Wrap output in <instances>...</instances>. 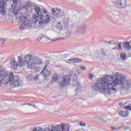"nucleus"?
I'll list each match as a JSON object with an SVG mask.
<instances>
[{
  "label": "nucleus",
  "mask_w": 131,
  "mask_h": 131,
  "mask_svg": "<svg viewBox=\"0 0 131 131\" xmlns=\"http://www.w3.org/2000/svg\"><path fill=\"white\" fill-rule=\"evenodd\" d=\"M111 127L112 130H115L116 129L114 127Z\"/></svg>",
  "instance_id": "44"
},
{
  "label": "nucleus",
  "mask_w": 131,
  "mask_h": 131,
  "mask_svg": "<svg viewBox=\"0 0 131 131\" xmlns=\"http://www.w3.org/2000/svg\"><path fill=\"white\" fill-rule=\"evenodd\" d=\"M93 77H94V74H90L89 75V78H90V79H92Z\"/></svg>",
  "instance_id": "37"
},
{
  "label": "nucleus",
  "mask_w": 131,
  "mask_h": 131,
  "mask_svg": "<svg viewBox=\"0 0 131 131\" xmlns=\"http://www.w3.org/2000/svg\"><path fill=\"white\" fill-rule=\"evenodd\" d=\"M5 39L0 38V41H1L2 43H4L5 42Z\"/></svg>",
  "instance_id": "39"
},
{
  "label": "nucleus",
  "mask_w": 131,
  "mask_h": 131,
  "mask_svg": "<svg viewBox=\"0 0 131 131\" xmlns=\"http://www.w3.org/2000/svg\"><path fill=\"white\" fill-rule=\"evenodd\" d=\"M116 77H117L114 81L112 82L113 85H123L124 89L128 90L131 86V80L127 79L125 80L124 76L120 75L118 73H116Z\"/></svg>",
  "instance_id": "2"
},
{
  "label": "nucleus",
  "mask_w": 131,
  "mask_h": 131,
  "mask_svg": "<svg viewBox=\"0 0 131 131\" xmlns=\"http://www.w3.org/2000/svg\"><path fill=\"white\" fill-rule=\"evenodd\" d=\"M42 38H45L46 40H49V39H50V38L47 37V36L45 35H40L38 37V39H39V40H40Z\"/></svg>",
  "instance_id": "24"
},
{
  "label": "nucleus",
  "mask_w": 131,
  "mask_h": 131,
  "mask_svg": "<svg viewBox=\"0 0 131 131\" xmlns=\"http://www.w3.org/2000/svg\"><path fill=\"white\" fill-rule=\"evenodd\" d=\"M32 131H37V129L36 128H34Z\"/></svg>",
  "instance_id": "47"
},
{
  "label": "nucleus",
  "mask_w": 131,
  "mask_h": 131,
  "mask_svg": "<svg viewBox=\"0 0 131 131\" xmlns=\"http://www.w3.org/2000/svg\"><path fill=\"white\" fill-rule=\"evenodd\" d=\"M34 10L37 14V15L38 16L39 14H40V12H41V10L40 9V8L38 7H36L34 8Z\"/></svg>",
  "instance_id": "25"
},
{
  "label": "nucleus",
  "mask_w": 131,
  "mask_h": 131,
  "mask_svg": "<svg viewBox=\"0 0 131 131\" xmlns=\"http://www.w3.org/2000/svg\"><path fill=\"white\" fill-rule=\"evenodd\" d=\"M72 62H73V63H79L81 62V60L78 58H73Z\"/></svg>",
  "instance_id": "28"
},
{
  "label": "nucleus",
  "mask_w": 131,
  "mask_h": 131,
  "mask_svg": "<svg viewBox=\"0 0 131 131\" xmlns=\"http://www.w3.org/2000/svg\"><path fill=\"white\" fill-rule=\"evenodd\" d=\"M7 11V5L5 4V2H0V14L5 15Z\"/></svg>",
  "instance_id": "10"
},
{
  "label": "nucleus",
  "mask_w": 131,
  "mask_h": 131,
  "mask_svg": "<svg viewBox=\"0 0 131 131\" xmlns=\"http://www.w3.org/2000/svg\"><path fill=\"white\" fill-rule=\"evenodd\" d=\"M115 6L118 8H124L126 6V1L125 0H119L117 2H113Z\"/></svg>",
  "instance_id": "8"
},
{
  "label": "nucleus",
  "mask_w": 131,
  "mask_h": 131,
  "mask_svg": "<svg viewBox=\"0 0 131 131\" xmlns=\"http://www.w3.org/2000/svg\"><path fill=\"white\" fill-rule=\"evenodd\" d=\"M120 57L122 59V60H125V59H126V56L123 54H121Z\"/></svg>",
  "instance_id": "33"
},
{
  "label": "nucleus",
  "mask_w": 131,
  "mask_h": 131,
  "mask_svg": "<svg viewBox=\"0 0 131 131\" xmlns=\"http://www.w3.org/2000/svg\"><path fill=\"white\" fill-rule=\"evenodd\" d=\"M77 85V87H76L77 91H82V90H84V88L82 87L81 85H80V84L78 83L76 81H73V86L74 88Z\"/></svg>",
  "instance_id": "15"
},
{
  "label": "nucleus",
  "mask_w": 131,
  "mask_h": 131,
  "mask_svg": "<svg viewBox=\"0 0 131 131\" xmlns=\"http://www.w3.org/2000/svg\"><path fill=\"white\" fill-rule=\"evenodd\" d=\"M97 120H98L99 121L102 122V123H105V121H104V120H103V119H102V118L101 117L97 118Z\"/></svg>",
  "instance_id": "31"
},
{
  "label": "nucleus",
  "mask_w": 131,
  "mask_h": 131,
  "mask_svg": "<svg viewBox=\"0 0 131 131\" xmlns=\"http://www.w3.org/2000/svg\"><path fill=\"white\" fill-rule=\"evenodd\" d=\"M38 131H45V129L42 128H40L38 130Z\"/></svg>",
  "instance_id": "43"
},
{
  "label": "nucleus",
  "mask_w": 131,
  "mask_h": 131,
  "mask_svg": "<svg viewBox=\"0 0 131 131\" xmlns=\"http://www.w3.org/2000/svg\"><path fill=\"white\" fill-rule=\"evenodd\" d=\"M13 9V5L10 6V9H9L8 11H11V12H13L15 16H18V14H19V10L15 7H14L13 9Z\"/></svg>",
  "instance_id": "17"
},
{
  "label": "nucleus",
  "mask_w": 131,
  "mask_h": 131,
  "mask_svg": "<svg viewBox=\"0 0 131 131\" xmlns=\"http://www.w3.org/2000/svg\"><path fill=\"white\" fill-rule=\"evenodd\" d=\"M130 42V43H131V41H130V42Z\"/></svg>",
  "instance_id": "53"
},
{
  "label": "nucleus",
  "mask_w": 131,
  "mask_h": 131,
  "mask_svg": "<svg viewBox=\"0 0 131 131\" xmlns=\"http://www.w3.org/2000/svg\"><path fill=\"white\" fill-rule=\"evenodd\" d=\"M111 45H116L115 41L114 40L111 41Z\"/></svg>",
  "instance_id": "41"
},
{
  "label": "nucleus",
  "mask_w": 131,
  "mask_h": 131,
  "mask_svg": "<svg viewBox=\"0 0 131 131\" xmlns=\"http://www.w3.org/2000/svg\"><path fill=\"white\" fill-rule=\"evenodd\" d=\"M68 61H69V62H72V58L69 59Z\"/></svg>",
  "instance_id": "46"
},
{
  "label": "nucleus",
  "mask_w": 131,
  "mask_h": 131,
  "mask_svg": "<svg viewBox=\"0 0 131 131\" xmlns=\"http://www.w3.org/2000/svg\"><path fill=\"white\" fill-rule=\"evenodd\" d=\"M31 26V23L30 21H24L21 24L20 28L21 30H24V29H29Z\"/></svg>",
  "instance_id": "11"
},
{
  "label": "nucleus",
  "mask_w": 131,
  "mask_h": 131,
  "mask_svg": "<svg viewBox=\"0 0 131 131\" xmlns=\"http://www.w3.org/2000/svg\"><path fill=\"white\" fill-rule=\"evenodd\" d=\"M8 82L10 85H14L15 88H19L22 84V81L19 79V76L17 75L14 76L13 72L9 73Z\"/></svg>",
  "instance_id": "4"
},
{
  "label": "nucleus",
  "mask_w": 131,
  "mask_h": 131,
  "mask_svg": "<svg viewBox=\"0 0 131 131\" xmlns=\"http://www.w3.org/2000/svg\"><path fill=\"white\" fill-rule=\"evenodd\" d=\"M39 17V25H43V24H46L49 23L51 21V17L49 16V14L46 10L42 9L38 15Z\"/></svg>",
  "instance_id": "5"
},
{
  "label": "nucleus",
  "mask_w": 131,
  "mask_h": 131,
  "mask_svg": "<svg viewBox=\"0 0 131 131\" xmlns=\"http://www.w3.org/2000/svg\"><path fill=\"white\" fill-rule=\"evenodd\" d=\"M55 129H56V127L52 126L51 129L50 128L47 127L45 128V131H55Z\"/></svg>",
  "instance_id": "30"
},
{
  "label": "nucleus",
  "mask_w": 131,
  "mask_h": 131,
  "mask_svg": "<svg viewBox=\"0 0 131 131\" xmlns=\"http://www.w3.org/2000/svg\"><path fill=\"white\" fill-rule=\"evenodd\" d=\"M38 16L37 14H33L32 17V21L33 23H36L38 21V24H39V17H38Z\"/></svg>",
  "instance_id": "16"
},
{
  "label": "nucleus",
  "mask_w": 131,
  "mask_h": 131,
  "mask_svg": "<svg viewBox=\"0 0 131 131\" xmlns=\"http://www.w3.org/2000/svg\"><path fill=\"white\" fill-rule=\"evenodd\" d=\"M70 77L68 75L63 76V79L62 82L60 83V86H64V85L69 84V82H70Z\"/></svg>",
  "instance_id": "9"
},
{
  "label": "nucleus",
  "mask_w": 131,
  "mask_h": 131,
  "mask_svg": "<svg viewBox=\"0 0 131 131\" xmlns=\"http://www.w3.org/2000/svg\"><path fill=\"white\" fill-rule=\"evenodd\" d=\"M67 57H68V55H67V54L64 55V58H67Z\"/></svg>",
  "instance_id": "45"
},
{
  "label": "nucleus",
  "mask_w": 131,
  "mask_h": 131,
  "mask_svg": "<svg viewBox=\"0 0 131 131\" xmlns=\"http://www.w3.org/2000/svg\"><path fill=\"white\" fill-rule=\"evenodd\" d=\"M115 20H116L117 21H119V20H120V19H121V17L120 16V14H119L118 13L117 15H116L115 16Z\"/></svg>",
  "instance_id": "29"
},
{
  "label": "nucleus",
  "mask_w": 131,
  "mask_h": 131,
  "mask_svg": "<svg viewBox=\"0 0 131 131\" xmlns=\"http://www.w3.org/2000/svg\"><path fill=\"white\" fill-rule=\"evenodd\" d=\"M109 82L110 81H107L108 85H104V86H102L101 89H100L101 94H104V95H110V94H114V93L116 92V88L110 87L112 85V83Z\"/></svg>",
  "instance_id": "6"
},
{
  "label": "nucleus",
  "mask_w": 131,
  "mask_h": 131,
  "mask_svg": "<svg viewBox=\"0 0 131 131\" xmlns=\"http://www.w3.org/2000/svg\"><path fill=\"white\" fill-rule=\"evenodd\" d=\"M51 11L52 14L54 17H59L60 14H61V10L59 9H55V8H53L52 9Z\"/></svg>",
  "instance_id": "13"
},
{
  "label": "nucleus",
  "mask_w": 131,
  "mask_h": 131,
  "mask_svg": "<svg viewBox=\"0 0 131 131\" xmlns=\"http://www.w3.org/2000/svg\"><path fill=\"white\" fill-rule=\"evenodd\" d=\"M42 73H43V76L44 77H48L50 75V72L49 70H47V65H46L42 71Z\"/></svg>",
  "instance_id": "18"
},
{
  "label": "nucleus",
  "mask_w": 131,
  "mask_h": 131,
  "mask_svg": "<svg viewBox=\"0 0 131 131\" xmlns=\"http://www.w3.org/2000/svg\"><path fill=\"white\" fill-rule=\"evenodd\" d=\"M32 6L31 3L28 2L27 4L23 7V9H25L26 11H28L30 9H31Z\"/></svg>",
  "instance_id": "23"
},
{
  "label": "nucleus",
  "mask_w": 131,
  "mask_h": 131,
  "mask_svg": "<svg viewBox=\"0 0 131 131\" xmlns=\"http://www.w3.org/2000/svg\"><path fill=\"white\" fill-rule=\"evenodd\" d=\"M69 124L61 123V125H58L55 127V131H69Z\"/></svg>",
  "instance_id": "7"
},
{
  "label": "nucleus",
  "mask_w": 131,
  "mask_h": 131,
  "mask_svg": "<svg viewBox=\"0 0 131 131\" xmlns=\"http://www.w3.org/2000/svg\"><path fill=\"white\" fill-rule=\"evenodd\" d=\"M113 80V77L112 76L106 75L104 76L101 79H98L96 84L93 86V89L95 92H100L101 93V90L102 88L104 85H108V81H111Z\"/></svg>",
  "instance_id": "3"
},
{
  "label": "nucleus",
  "mask_w": 131,
  "mask_h": 131,
  "mask_svg": "<svg viewBox=\"0 0 131 131\" xmlns=\"http://www.w3.org/2000/svg\"><path fill=\"white\" fill-rule=\"evenodd\" d=\"M56 28L58 29V30H62L63 29V27H62V24L61 22H58L56 25Z\"/></svg>",
  "instance_id": "27"
},
{
  "label": "nucleus",
  "mask_w": 131,
  "mask_h": 131,
  "mask_svg": "<svg viewBox=\"0 0 131 131\" xmlns=\"http://www.w3.org/2000/svg\"><path fill=\"white\" fill-rule=\"evenodd\" d=\"M108 43H110L111 45V41L107 42Z\"/></svg>",
  "instance_id": "49"
},
{
  "label": "nucleus",
  "mask_w": 131,
  "mask_h": 131,
  "mask_svg": "<svg viewBox=\"0 0 131 131\" xmlns=\"http://www.w3.org/2000/svg\"><path fill=\"white\" fill-rule=\"evenodd\" d=\"M76 75L77 76H78V75H79V72L77 73L76 74Z\"/></svg>",
  "instance_id": "48"
},
{
  "label": "nucleus",
  "mask_w": 131,
  "mask_h": 131,
  "mask_svg": "<svg viewBox=\"0 0 131 131\" xmlns=\"http://www.w3.org/2000/svg\"><path fill=\"white\" fill-rule=\"evenodd\" d=\"M124 109L128 110V111H131V106H126L124 107Z\"/></svg>",
  "instance_id": "32"
},
{
  "label": "nucleus",
  "mask_w": 131,
  "mask_h": 131,
  "mask_svg": "<svg viewBox=\"0 0 131 131\" xmlns=\"http://www.w3.org/2000/svg\"><path fill=\"white\" fill-rule=\"evenodd\" d=\"M85 31H86V29L85 28V27L82 26L78 27V31L77 32V34H78V32L81 34L84 33Z\"/></svg>",
  "instance_id": "20"
},
{
  "label": "nucleus",
  "mask_w": 131,
  "mask_h": 131,
  "mask_svg": "<svg viewBox=\"0 0 131 131\" xmlns=\"http://www.w3.org/2000/svg\"><path fill=\"white\" fill-rule=\"evenodd\" d=\"M129 127H127V128H126V129H128Z\"/></svg>",
  "instance_id": "51"
},
{
  "label": "nucleus",
  "mask_w": 131,
  "mask_h": 131,
  "mask_svg": "<svg viewBox=\"0 0 131 131\" xmlns=\"http://www.w3.org/2000/svg\"><path fill=\"white\" fill-rule=\"evenodd\" d=\"M123 48L126 50V51L131 50V47L130 44H129V42L126 41L123 42Z\"/></svg>",
  "instance_id": "19"
},
{
  "label": "nucleus",
  "mask_w": 131,
  "mask_h": 131,
  "mask_svg": "<svg viewBox=\"0 0 131 131\" xmlns=\"http://www.w3.org/2000/svg\"><path fill=\"white\" fill-rule=\"evenodd\" d=\"M80 69L81 70H86V67H84L83 66H81L80 67Z\"/></svg>",
  "instance_id": "38"
},
{
  "label": "nucleus",
  "mask_w": 131,
  "mask_h": 131,
  "mask_svg": "<svg viewBox=\"0 0 131 131\" xmlns=\"http://www.w3.org/2000/svg\"><path fill=\"white\" fill-rule=\"evenodd\" d=\"M113 50H115V48H113Z\"/></svg>",
  "instance_id": "52"
},
{
  "label": "nucleus",
  "mask_w": 131,
  "mask_h": 131,
  "mask_svg": "<svg viewBox=\"0 0 131 131\" xmlns=\"http://www.w3.org/2000/svg\"><path fill=\"white\" fill-rule=\"evenodd\" d=\"M118 48V50H121V45L119 44Z\"/></svg>",
  "instance_id": "42"
},
{
  "label": "nucleus",
  "mask_w": 131,
  "mask_h": 131,
  "mask_svg": "<svg viewBox=\"0 0 131 131\" xmlns=\"http://www.w3.org/2000/svg\"><path fill=\"white\" fill-rule=\"evenodd\" d=\"M79 124L81 126H85V123H84L80 122Z\"/></svg>",
  "instance_id": "40"
},
{
  "label": "nucleus",
  "mask_w": 131,
  "mask_h": 131,
  "mask_svg": "<svg viewBox=\"0 0 131 131\" xmlns=\"http://www.w3.org/2000/svg\"><path fill=\"white\" fill-rule=\"evenodd\" d=\"M19 62L17 63L16 60L12 58L10 60V64L11 65V68L14 70H17L18 67H21L24 64L27 65V67L29 69H34L36 67V61H38V57H33L31 54H28L24 57V60L21 59V57H18Z\"/></svg>",
  "instance_id": "1"
},
{
  "label": "nucleus",
  "mask_w": 131,
  "mask_h": 131,
  "mask_svg": "<svg viewBox=\"0 0 131 131\" xmlns=\"http://www.w3.org/2000/svg\"><path fill=\"white\" fill-rule=\"evenodd\" d=\"M13 4L15 6H17L18 4V0H13Z\"/></svg>",
  "instance_id": "36"
},
{
  "label": "nucleus",
  "mask_w": 131,
  "mask_h": 131,
  "mask_svg": "<svg viewBox=\"0 0 131 131\" xmlns=\"http://www.w3.org/2000/svg\"><path fill=\"white\" fill-rule=\"evenodd\" d=\"M119 114L120 116H122V117H127V116H128V111H120L119 112Z\"/></svg>",
  "instance_id": "21"
},
{
  "label": "nucleus",
  "mask_w": 131,
  "mask_h": 131,
  "mask_svg": "<svg viewBox=\"0 0 131 131\" xmlns=\"http://www.w3.org/2000/svg\"><path fill=\"white\" fill-rule=\"evenodd\" d=\"M39 79V75L36 76L35 77H34V80L35 81H37Z\"/></svg>",
  "instance_id": "34"
},
{
  "label": "nucleus",
  "mask_w": 131,
  "mask_h": 131,
  "mask_svg": "<svg viewBox=\"0 0 131 131\" xmlns=\"http://www.w3.org/2000/svg\"><path fill=\"white\" fill-rule=\"evenodd\" d=\"M61 78V77L59 76L57 74H53V76H52V78L51 79V83H54L57 81V83H59V79Z\"/></svg>",
  "instance_id": "14"
},
{
  "label": "nucleus",
  "mask_w": 131,
  "mask_h": 131,
  "mask_svg": "<svg viewBox=\"0 0 131 131\" xmlns=\"http://www.w3.org/2000/svg\"><path fill=\"white\" fill-rule=\"evenodd\" d=\"M0 78L5 79V80H9L10 77L8 76V74L4 70L0 71Z\"/></svg>",
  "instance_id": "12"
},
{
  "label": "nucleus",
  "mask_w": 131,
  "mask_h": 131,
  "mask_svg": "<svg viewBox=\"0 0 131 131\" xmlns=\"http://www.w3.org/2000/svg\"><path fill=\"white\" fill-rule=\"evenodd\" d=\"M9 83V80H5L2 78L0 77V86H2V84H4V85H7Z\"/></svg>",
  "instance_id": "22"
},
{
  "label": "nucleus",
  "mask_w": 131,
  "mask_h": 131,
  "mask_svg": "<svg viewBox=\"0 0 131 131\" xmlns=\"http://www.w3.org/2000/svg\"><path fill=\"white\" fill-rule=\"evenodd\" d=\"M28 105H29V106H32V104H28Z\"/></svg>",
  "instance_id": "50"
},
{
  "label": "nucleus",
  "mask_w": 131,
  "mask_h": 131,
  "mask_svg": "<svg viewBox=\"0 0 131 131\" xmlns=\"http://www.w3.org/2000/svg\"><path fill=\"white\" fill-rule=\"evenodd\" d=\"M125 105H131V101L128 100L124 103Z\"/></svg>",
  "instance_id": "35"
},
{
  "label": "nucleus",
  "mask_w": 131,
  "mask_h": 131,
  "mask_svg": "<svg viewBox=\"0 0 131 131\" xmlns=\"http://www.w3.org/2000/svg\"><path fill=\"white\" fill-rule=\"evenodd\" d=\"M69 23V17L66 16L63 19V24L66 26Z\"/></svg>",
  "instance_id": "26"
}]
</instances>
